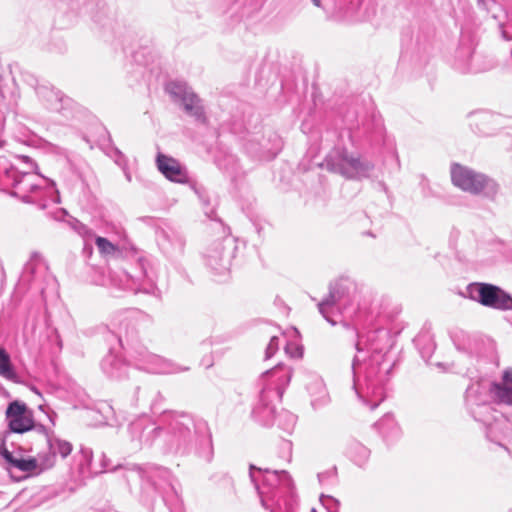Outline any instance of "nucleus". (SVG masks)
Instances as JSON below:
<instances>
[{
	"instance_id": "f257e3e1",
	"label": "nucleus",
	"mask_w": 512,
	"mask_h": 512,
	"mask_svg": "<svg viewBox=\"0 0 512 512\" xmlns=\"http://www.w3.org/2000/svg\"><path fill=\"white\" fill-rule=\"evenodd\" d=\"M389 334L384 329L358 335L352 361L353 386L359 399L375 409L385 399L394 361L388 356Z\"/></svg>"
},
{
	"instance_id": "f03ea898",
	"label": "nucleus",
	"mask_w": 512,
	"mask_h": 512,
	"mask_svg": "<svg viewBox=\"0 0 512 512\" xmlns=\"http://www.w3.org/2000/svg\"><path fill=\"white\" fill-rule=\"evenodd\" d=\"M487 392L496 403L512 407V369L504 371L501 383H492L489 387L483 383H473L466 390V403L471 415L486 426L487 438L501 445L509 423L501 413L486 403Z\"/></svg>"
},
{
	"instance_id": "7ed1b4c3",
	"label": "nucleus",
	"mask_w": 512,
	"mask_h": 512,
	"mask_svg": "<svg viewBox=\"0 0 512 512\" xmlns=\"http://www.w3.org/2000/svg\"><path fill=\"white\" fill-rule=\"evenodd\" d=\"M250 478L265 509L270 512H297L293 481L286 471L261 469L251 465Z\"/></svg>"
},
{
	"instance_id": "20e7f679",
	"label": "nucleus",
	"mask_w": 512,
	"mask_h": 512,
	"mask_svg": "<svg viewBox=\"0 0 512 512\" xmlns=\"http://www.w3.org/2000/svg\"><path fill=\"white\" fill-rule=\"evenodd\" d=\"M13 194L23 202L45 209L50 203L60 202L58 191L52 181L32 171L11 172Z\"/></svg>"
},
{
	"instance_id": "39448f33",
	"label": "nucleus",
	"mask_w": 512,
	"mask_h": 512,
	"mask_svg": "<svg viewBox=\"0 0 512 512\" xmlns=\"http://www.w3.org/2000/svg\"><path fill=\"white\" fill-rule=\"evenodd\" d=\"M292 377V370L285 365H277L264 372L259 378L261 404L253 410L255 418L264 425H271L275 419V410L271 406L274 401H280L285 388Z\"/></svg>"
},
{
	"instance_id": "423d86ee",
	"label": "nucleus",
	"mask_w": 512,
	"mask_h": 512,
	"mask_svg": "<svg viewBox=\"0 0 512 512\" xmlns=\"http://www.w3.org/2000/svg\"><path fill=\"white\" fill-rule=\"evenodd\" d=\"M137 334L135 323L126 320L119 327V342L124 347V342L129 346V355L137 368L155 374H173L188 370L170 360L164 359L158 355L152 354L143 346L132 345V341Z\"/></svg>"
},
{
	"instance_id": "0eeeda50",
	"label": "nucleus",
	"mask_w": 512,
	"mask_h": 512,
	"mask_svg": "<svg viewBox=\"0 0 512 512\" xmlns=\"http://www.w3.org/2000/svg\"><path fill=\"white\" fill-rule=\"evenodd\" d=\"M362 288L352 279L340 278L330 287L329 295L318 304L319 312L331 324L341 322V315L361 294Z\"/></svg>"
},
{
	"instance_id": "6e6552de",
	"label": "nucleus",
	"mask_w": 512,
	"mask_h": 512,
	"mask_svg": "<svg viewBox=\"0 0 512 512\" xmlns=\"http://www.w3.org/2000/svg\"><path fill=\"white\" fill-rule=\"evenodd\" d=\"M324 165L329 171L348 179L368 177L373 165L359 156L350 155L346 150L335 149L325 158Z\"/></svg>"
},
{
	"instance_id": "1a4fd4ad",
	"label": "nucleus",
	"mask_w": 512,
	"mask_h": 512,
	"mask_svg": "<svg viewBox=\"0 0 512 512\" xmlns=\"http://www.w3.org/2000/svg\"><path fill=\"white\" fill-rule=\"evenodd\" d=\"M206 432V423H196L191 416L180 414L176 415L169 424L167 441L171 449L179 451L194 442L198 434Z\"/></svg>"
},
{
	"instance_id": "9d476101",
	"label": "nucleus",
	"mask_w": 512,
	"mask_h": 512,
	"mask_svg": "<svg viewBox=\"0 0 512 512\" xmlns=\"http://www.w3.org/2000/svg\"><path fill=\"white\" fill-rule=\"evenodd\" d=\"M451 179L456 187L472 194H488L496 190V185L491 179L459 164L451 167Z\"/></svg>"
},
{
	"instance_id": "9b49d317",
	"label": "nucleus",
	"mask_w": 512,
	"mask_h": 512,
	"mask_svg": "<svg viewBox=\"0 0 512 512\" xmlns=\"http://www.w3.org/2000/svg\"><path fill=\"white\" fill-rule=\"evenodd\" d=\"M470 297L483 306L496 310H512V297L497 286L475 283L468 287Z\"/></svg>"
},
{
	"instance_id": "f8f14e48",
	"label": "nucleus",
	"mask_w": 512,
	"mask_h": 512,
	"mask_svg": "<svg viewBox=\"0 0 512 512\" xmlns=\"http://www.w3.org/2000/svg\"><path fill=\"white\" fill-rule=\"evenodd\" d=\"M9 429L14 433L34 430L41 435H48V427L34 422L33 412L25 403L11 402L6 410Z\"/></svg>"
},
{
	"instance_id": "ddd939ff",
	"label": "nucleus",
	"mask_w": 512,
	"mask_h": 512,
	"mask_svg": "<svg viewBox=\"0 0 512 512\" xmlns=\"http://www.w3.org/2000/svg\"><path fill=\"white\" fill-rule=\"evenodd\" d=\"M235 249L236 247L230 238L212 242L204 252L206 265L216 274H226L230 270Z\"/></svg>"
},
{
	"instance_id": "4468645a",
	"label": "nucleus",
	"mask_w": 512,
	"mask_h": 512,
	"mask_svg": "<svg viewBox=\"0 0 512 512\" xmlns=\"http://www.w3.org/2000/svg\"><path fill=\"white\" fill-rule=\"evenodd\" d=\"M166 91L174 99L182 103L185 111L198 121H204V109L201 100L185 83L173 81L166 85Z\"/></svg>"
},
{
	"instance_id": "2eb2a0df",
	"label": "nucleus",
	"mask_w": 512,
	"mask_h": 512,
	"mask_svg": "<svg viewBox=\"0 0 512 512\" xmlns=\"http://www.w3.org/2000/svg\"><path fill=\"white\" fill-rule=\"evenodd\" d=\"M2 455L11 467L26 473L36 474L53 466V456L39 454L34 458L16 457L6 449Z\"/></svg>"
},
{
	"instance_id": "dca6fc26",
	"label": "nucleus",
	"mask_w": 512,
	"mask_h": 512,
	"mask_svg": "<svg viewBox=\"0 0 512 512\" xmlns=\"http://www.w3.org/2000/svg\"><path fill=\"white\" fill-rule=\"evenodd\" d=\"M131 440L138 446H149L159 436L162 431L150 418L141 417L129 425Z\"/></svg>"
},
{
	"instance_id": "f3484780",
	"label": "nucleus",
	"mask_w": 512,
	"mask_h": 512,
	"mask_svg": "<svg viewBox=\"0 0 512 512\" xmlns=\"http://www.w3.org/2000/svg\"><path fill=\"white\" fill-rule=\"evenodd\" d=\"M39 409L47 415L48 420L51 423V427H48V435H42L46 440V443L49 448V452L47 454H43L42 456H53V465H54L56 455L59 454L63 458L67 457L72 451V445H71V443H69L65 440L56 438L53 435L52 428L55 426V421H56V416H57L56 413L54 411L50 410L45 405H40Z\"/></svg>"
},
{
	"instance_id": "a211bd4d",
	"label": "nucleus",
	"mask_w": 512,
	"mask_h": 512,
	"mask_svg": "<svg viewBox=\"0 0 512 512\" xmlns=\"http://www.w3.org/2000/svg\"><path fill=\"white\" fill-rule=\"evenodd\" d=\"M156 165L162 175L171 182L186 183L189 179L185 166L171 156L158 153Z\"/></svg>"
},
{
	"instance_id": "6ab92c4d",
	"label": "nucleus",
	"mask_w": 512,
	"mask_h": 512,
	"mask_svg": "<svg viewBox=\"0 0 512 512\" xmlns=\"http://www.w3.org/2000/svg\"><path fill=\"white\" fill-rule=\"evenodd\" d=\"M101 369L110 378L122 379L127 376L128 365L110 351L102 359Z\"/></svg>"
},
{
	"instance_id": "aec40b11",
	"label": "nucleus",
	"mask_w": 512,
	"mask_h": 512,
	"mask_svg": "<svg viewBox=\"0 0 512 512\" xmlns=\"http://www.w3.org/2000/svg\"><path fill=\"white\" fill-rule=\"evenodd\" d=\"M473 51L469 46H462L456 51L454 67L461 73H478L483 69L472 63Z\"/></svg>"
},
{
	"instance_id": "412c9836",
	"label": "nucleus",
	"mask_w": 512,
	"mask_h": 512,
	"mask_svg": "<svg viewBox=\"0 0 512 512\" xmlns=\"http://www.w3.org/2000/svg\"><path fill=\"white\" fill-rule=\"evenodd\" d=\"M37 95L48 109L59 110L62 108L64 98L59 90L53 87L40 86L37 88Z\"/></svg>"
},
{
	"instance_id": "4be33fe9",
	"label": "nucleus",
	"mask_w": 512,
	"mask_h": 512,
	"mask_svg": "<svg viewBox=\"0 0 512 512\" xmlns=\"http://www.w3.org/2000/svg\"><path fill=\"white\" fill-rule=\"evenodd\" d=\"M120 286L125 289L134 290L136 292L143 291L149 293L153 291L154 284L152 281L147 280L145 275L141 274V277H135L127 272H123V277L120 280Z\"/></svg>"
},
{
	"instance_id": "5701e85b",
	"label": "nucleus",
	"mask_w": 512,
	"mask_h": 512,
	"mask_svg": "<svg viewBox=\"0 0 512 512\" xmlns=\"http://www.w3.org/2000/svg\"><path fill=\"white\" fill-rule=\"evenodd\" d=\"M376 426L383 438L388 442L398 439L401 435V429L391 414L383 416L376 423Z\"/></svg>"
},
{
	"instance_id": "b1692460",
	"label": "nucleus",
	"mask_w": 512,
	"mask_h": 512,
	"mask_svg": "<svg viewBox=\"0 0 512 512\" xmlns=\"http://www.w3.org/2000/svg\"><path fill=\"white\" fill-rule=\"evenodd\" d=\"M307 390L312 397V405L314 407L324 404L328 400V394L323 380L318 376H312L307 384Z\"/></svg>"
},
{
	"instance_id": "393cba45",
	"label": "nucleus",
	"mask_w": 512,
	"mask_h": 512,
	"mask_svg": "<svg viewBox=\"0 0 512 512\" xmlns=\"http://www.w3.org/2000/svg\"><path fill=\"white\" fill-rule=\"evenodd\" d=\"M346 455L355 465L364 467L370 458V450L357 441H351L347 446Z\"/></svg>"
},
{
	"instance_id": "a878e982",
	"label": "nucleus",
	"mask_w": 512,
	"mask_h": 512,
	"mask_svg": "<svg viewBox=\"0 0 512 512\" xmlns=\"http://www.w3.org/2000/svg\"><path fill=\"white\" fill-rule=\"evenodd\" d=\"M0 376L12 382H19V376L11 362L9 354L0 347Z\"/></svg>"
},
{
	"instance_id": "bb28decb",
	"label": "nucleus",
	"mask_w": 512,
	"mask_h": 512,
	"mask_svg": "<svg viewBox=\"0 0 512 512\" xmlns=\"http://www.w3.org/2000/svg\"><path fill=\"white\" fill-rule=\"evenodd\" d=\"M48 269V266L39 253H32L30 256V259L25 265L24 273L25 274H31L32 276L42 275L44 274Z\"/></svg>"
},
{
	"instance_id": "cd10ccee",
	"label": "nucleus",
	"mask_w": 512,
	"mask_h": 512,
	"mask_svg": "<svg viewBox=\"0 0 512 512\" xmlns=\"http://www.w3.org/2000/svg\"><path fill=\"white\" fill-rule=\"evenodd\" d=\"M289 335L291 338H295L297 339L299 337V332L297 329L295 328H292L291 330L288 331ZM285 352L290 356V357H293V358H298V357H301L302 356V353H303V348L302 346L298 343L297 340H291L290 342H288L285 346Z\"/></svg>"
},
{
	"instance_id": "c85d7f7f",
	"label": "nucleus",
	"mask_w": 512,
	"mask_h": 512,
	"mask_svg": "<svg viewBox=\"0 0 512 512\" xmlns=\"http://www.w3.org/2000/svg\"><path fill=\"white\" fill-rule=\"evenodd\" d=\"M95 243L99 252L104 255H111L117 250V247L104 237H95Z\"/></svg>"
},
{
	"instance_id": "c756f323",
	"label": "nucleus",
	"mask_w": 512,
	"mask_h": 512,
	"mask_svg": "<svg viewBox=\"0 0 512 512\" xmlns=\"http://www.w3.org/2000/svg\"><path fill=\"white\" fill-rule=\"evenodd\" d=\"M74 229L85 241H89L94 238V233L92 230L80 222H77L74 225Z\"/></svg>"
},
{
	"instance_id": "7c9ffc66",
	"label": "nucleus",
	"mask_w": 512,
	"mask_h": 512,
	"mask_svg": "<svg viewBox=\"0 0 512 512\" xmlns=\"http://www.w3.org/2000/svg\"><path fill=\"white\" fill-rule=\"evenodd\" d=\"M80 455H81V467L82 469H84V467H86L87 469L90 467L91 465V461H92V458H93V452L90 448H87V447H82L80 449Z\"/></svg>"
},
{
	"instance_id": "2f4dec72",
	"label": "nucleus",
	"mask_w": 512,
	"mask_h": 512,
	"mask_svg": "<svg viewBox=\"0 0 512 512\" xmlns=\"http://www.w3.org/2000/svg\"><path fill=\"white\" fill-rule=\"evenodd\" d=\"M279 349V338L277 336L271 337L265 351V359H270Z\"/></svg>"
},
{
	"instance_id": "473e14b6",
	"label": "nucleus",
	"mask_w": 512,
	"mask_h": 512,
	"mask_svg": "<svg viewBox=\"0 0 512 512\" xmlns=\"http://www.w3.org/2000/svg\"><path fill=\"white\" fill-rule=\"evenodd\" d=\"M282 416H287V417L289 418V420H290L291 424H292V425H294V423H295V417H294V415L284 413Z\"/></svg>"
},
{
	"instance_id": "72a5a7b5",
	"label": "nucleus",
	"mask_w": 512,
	"mask_h": 512,
	"mask_svg": "<svg viewBox=\"0 0 512 512\" xmlns=\"http://www.w3.org/2000/svg\"><path fill=\"white\" fill-rule=\"evenodd\" d=\"M25 163L31 168L33 169L34 168V164L30 161V159L28 157H23Z\"/></svg>"
},
{
	"instance_id": "f704fd0d",
	"label": "nucleus",
	"mask_w": 512,
	"mask_h": 512,
	"mask_svg": "<svg viewBox=\"0 0 512 512\" xmlns=\"http://www.w3.org/2000/svg\"><path fill=\"white\" fill-rule=\"evenodd\" d=\"M316 7H322L321 0H311Z\"/></svg>"
},
{
	"instance_id": "c9c22d12",
	"label": "nucleus",
	"mask_w": 512,
	"mask_h": 512,
	"mask_svg": "<svg viewBox=\"0 0 512 512\" xmlns=\"http://www.w3.org/2000/svg\"><path fill=\"white\" fill-rule=\"evenodd\" d=\"M96 284H99V285H105V281L104 280H100V281H96Z\"/></svg>"
}]
</instances>
